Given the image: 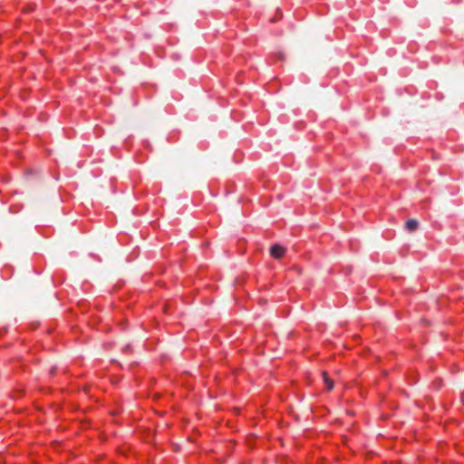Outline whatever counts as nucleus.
<instances>
[{"label":"nucleus","instance_id":"nucleus-1","mask_svg":"<svg viewBox=\"0 0 464 464\" xmlns=\"http://www.w3.org/2000/svg\"><path fill=\"white\" fill-rule=\"evenodd\" d=\"M270 254L274 258L279 259L285 254V248L280 245H274L270 248Z\"/></svg>","mask_w":464,"mask_h":464},{"label":"nucleus","instance_id":"nucleus-2","mask_svg":"<svg viewBox=\"0 0 464 464\" xmlns=\"http://www.w3.org/2000/svg\"><path fill=\"white\" fill-rule=\"evenodd\" d=\"M405 227L408 231L412 232L418 227V222L415 219H409L405 223Z\"/></svg>","mask_w":464,"mask_h":464},{"label":"nucleus","instance_id":"nucleus-3","mask_svg":"<svg viewBox=\"0 0 464 464\" xmlns=\"http://www.w3.org/2000/svg\"><path fill=\"white\" fill-rule=\"evenodd\" d=\"M323 376H324V383L326 384L327 390H329V391L332 390L334 387L333 381L328 378L326 372H323Z\"/></svg>","mask_w":464,"mask_h":464}]
</instances>
